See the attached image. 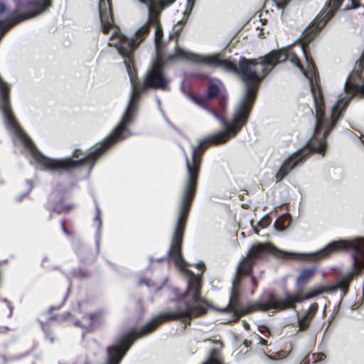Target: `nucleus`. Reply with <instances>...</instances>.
Listing matches in <instances>:
<instances>
[{
    "mask_svg": "<svg viewBox=\"0 0 364 364\" xmlns=\"http://www.w3.org/2000/svg\"><path fill=\"white\" fill-rule=\"evenodd\" d=\"M300 49L306 62V72L302 68L296 55L291 50L272 51L267 54V60L262 63L264 65H269L272 70L276 65L289 60L308 78L314 102V112L311 111L316 122L314 136L307 141L306 147L295 151L284 161L275 175L277 183L282 181L295 167L300 165L308 157L309 153L314 152L323 156L326 146V137L342 117L348 102L355 95L364 97V83L359 84V81H361V74L356 70L346 79L344 83L345 94L340 95L331 108V119L328 120L324 114L325 104L323 95L320 87L316 84L317 73L315 66L309 59L304 45Z\"/></svg>",
    "mask_w": 364,
    "mask_h": 364,
    "instance_id": "f257e3e1",
    "label": "nucleus"
},
{
    "mask_svg": "<svg viewBox=\"0 0 364 364\" xmlns=\"http://www.w3.org/2000/svg\"><path fill=\"white\" fill-rule=\"evenodd\" d=\"M176 60H169L168 55L161 56V58L156 56L150 68L147 70L143 82L141 85H136L134 78L132 81L129 77L132 85V90L120 122L113 131L102 141L99 146L80 160H73L69 157L53 159L43 155L37 149L32 141L21 129L16 122V136L27 149V157L29 163L38 169L52 173H60L82 166H89L90 171L97 159L106 150L114 144L132 135V133L128 129V126L134 121V116L137 110V105L141 92L148 88L164 91H169L171 90L169 86L170 79L164 72L163 68L166 64L172 63ZM130 68L132 77H134L133 73L134 72V68L132 65V58H131Z\"/></svg>",
    "mask_w": 364,
    "mask_h": 364,
    "instance_id": "f03ea898",
    "label": "nucleus"
},
{
    "mask_svg": "<svg viewBox=\"0 0 364 364\" xmlns=\"http://www.w3.org/2000/svg\"><path fill=\"white\" fill-rule=\"evenodd\" d=\"M267 60V55L259 60L240 56L237 65L230 60L228 72L236 75L244 82V92L235 107L231 121L220 119L224 129L209 135L200 141L196 146H193L191 160H189L185 154L187 177L183 185L179 213H188L196 191L200 157L203 154V151H200V149L203 146L204 149H206L211 144L217 145L227 141L235 136L247 122L256 97L257 87L263 77L272 70L269 65L262 64Z\"/></svg>",
    "mask_w": 364,
    "mask_h": 364,
    "instance_id": "7ed1b4c3",
    "label": "nucleus"
},
{
    "mask_svg": "<svg viewBox=\"0 0 364 364\" xmlns=\"http://www.w3.org/2000/svg\"><path fill=\"white\" fill-rule=\"evenodd\" d=\"M185 309L177 308L173 311H166L151 318L139 332H129L119 337L113 345L107 348V358L104 364H119L122 358L134 342L133 336L138 337L155 330L161 323L170 320L180 319L183 321L191 320L194 316L203 314L206 309V304L203 299H191L184 302ZM203 364H223L215 350Z\"/></svg>",
    "mask_w": 364,
    "mask_h": 364,
    "instance_id": "20e7f679",
    "label": "nucleus"
},
{
    "mask_svg": "<svg viewBox=\"0 0 364 364\" xmlns=\"http://www.w3.org/2000/svg\"><path fill=\"white\" fill-rule=\"evenodd\" d=\"M141 4H144L148 9L147 21L138 28L131 37L118 33H112L108 45L114 47L123 58L124 64L131 80L133 77L131 73L130 63L133 58L134 49L142 43L149 33L151 26H155L154 42L156 55L159 58L165 56L163 48L166 41H163V31L159 24V14L161 10L171 5L176 0H159L156 2L154 0H138Z\"/></svg>",
    "mask_w": 364,
    "mask_h": 364,
    "instance_id": "39448f33",
    "label": "nucleus"
},
{
    "mask_svg": "<svg viewBox=\"0 0 364 364\" xmlns=\"http://www.w3.org/2000/svg\"><path fill=\"white\" fill-rule=\"evenodd\" d=\"M353 249L355 255L353 256V269L347 272L335 285H332L334 292L340 289L346 295L348 290V285L353 280L355 274H359L364 269V238L356 237L351 240H335L327 244L321 250L305 254L311 260H318L328 257L332 254L338 253L348 249Z\"/></svg>",
    "mask_w": 364,
    "mask_h": 364,
    "instance_id": "423d86ee",
    "label": "nucleus"
},
{
    "mask_svg": "<svg viewBox=\"0 0 364 364\" xmlns=\"http://www.w3.org/2000/svg\"><path fill=\"white\" fill-rule=\"evenodd\" d=\"M264 251L271 252L278 258H287L294 255L290 252L279 250L269 243L262 244L258 242L252 245L248 251L247 256L244 257L237 266L235 274L232 281L229 301L227 306L224 308L223 311H230L240 316L247 314L243 313V311L247 309V305L244 308H241L238 305L239 291L237 288L240 283V279L242 276L247 275L251 273L253 260L258 258Z\"/></svg>",
    "mask_w": 364,
    "mask_h": 364,
    "instance_id": "0eeeda50",
    "label": "nucleus"
},
{
    "mask_svg": "<svg viewBox=\"0 0 364 364\" xmlns=\"http://www.w3.org/2000/svg\"><path fill=\"white\" fill-rule=\"evenodd\" d=\"M334 290L332 285L317 286L302 296L301 293L290 294L287 291L284 293V298L279 299L274 295H270L265 301H255L247 304V309L243 313H251L256 311H266L273 310L280 311L288 309H293L295 304L301 302L304 300L309 299L323 293H332Z\"/></svg>",
    "mask_w": 364,
    "mask_h": 364,
    "instance_id": "6e6552de",
    "label": "nucleus"
},
{
    "mask_svg": "<svg viewBox=\"0 0 364 364\" xmlns=\"http://www.w3.org/2000/svg\"><path fill=\"white\" fill-rule=\"evenodd\" d=\"M350 4L345 7V10L354 9L358 7V0H348ZM343 0H328L326 2L322 11L303 31L301 36L303 43H309L326 25V23L334 16L335 12L340 8Z\"/></svg>",
    "mask_w": 364,
    "mask_h": 364,
    "instance_id": "1a4fd4ad",
    "label": "nucleus"
},
{
    "mask_svg": "<svg viewBox=\"0 0 364 364\" xmlns=\"http://www.w3.org/2000/svg\"><path fill=\"white\" fill-rule=\"evenodd\" d=\"M169 60L181 59L189 61L196 65H203L212 68H220L228 72L229 60H223L218 53L211 55H200L188 53L180 48L176 47L173 53L168 55Z\"/></svg>",
    "mask_w": 364,
    "mask_h": 364,
    "instance_id": "9d476101",
    "label": "nucleus"
},
{
    "mask_svg": "<svg viewBox=\"0 0 364 364\" xmlns=\"http://www.w3.org/2000/svg\"><path fill=\"white\" fill-rule=\"evenodd\" d=\"M98 10L101 29L103 33H106L113 24V18L109 2L105 0H100Z\"/></svg>",
    "mask_w": 364,
    "mask_h": 364,
    "instance_id": "9b49d317",
    "label": "nucleus"
},
{
    "mask_svg": "<svg viewBox=\"0 0 364 364\" xmlns=\"http://www.w3.org/2000/svg\"><path fill=\"white\" fill-rule=\"evenodd\" d=\"M50 6V4L49 3V0H43L41 3L31 4V14L26 16L24 18H30L40 15L46 11Z\"/></svg>",
    "mask_w": 364,
    "mask_h": 364,
    "instance_id": "f8f14e48",
    "label": "nucleus"
},
{
    "mask_svg": "<svg viewBox=\"0 0 364 364\" xmlns=\"http://www.w3.org/2000/svg\"><path fill=\"white\" fill-rule=\"evenodd\" d=\"M6 10V7L3 4L0 3V15L3 14ZM14 23L10 22L8 20H0V32L6 33L10 28L13 26Z\"/></svg>",
    "mask_w": 364,
    "mask_h": 364,
    "instance_id": "ddd939ff",
    "label": "nucleus"
},
{
    "mask_svg": "<svg viewBox=\"0 0 364 364\" xmlns=\"http://www.w3.org/2000/svg\"><path fill=\"white\" fill-rule=\"evenodd\" d=\"M315 273V269L313 268L304 269L299 275L297 278L298 282H306L311 279Z\"/></svg>",
    "mask_w": 364,
    "mask_h": 364,
    "instance_id": "4468645a",
    "label": "nucleus"
},
{
    "mask_svg": "<svg viewBox=\"0 0 364 364\" xmlns=\"http://www.w3.org/2000/svg\"><path fill=\"white\" fill-rule=\"evenodd\" d=\"M286 219V216L282 215L277 218L274 223V227L275 230L278 232H283L286 229V226L284 225V220Z\"/></svg>",
    "mask_w": 364,
    "mask_h": 364,
    "instance_id": "2eb2a0df",
    "label": "nucleus"
},
{
    "mask_svg": "<svg viewBox=\"0 0 364 364\" xmlns=\"http://www.w3.org/2000/svg\"><path fill=\"white\" fill-rule=\"evenodd\" d=\"M219 92V87L215 84L210 85L207 91V94L205 95L206 98L210 100L215 97Z\"/></svg>",
    "mask_w": 364,
    "mask_h": 364,
    "instance_id": "dca6fc26",
    "label": "nucleus"
},
{
    "mask_svg": "<svg viewBox=\"0 0 364 364\" xmlns=\"http://www.w3.org/2000/svg\"><path fill=\"white\" fill-rule=\"evenodd\" d=\"M191 99L193 102H194L198 106L205 109L206 108V102L208 100V99L206 98V96H205L203 98H197L194 96L191 95Z\"/></svg>",
    "mask_w": 364,
    "mask_h": 364,
    "instance_id": "f3484780",
    "label": "nucleus"
},
{
    "mask_svg": "<svg viewBox=\"0 0 364 364\" xmlns=\"http://www.w3.org/2000/svg\"><path fill=\"white\" fill-rule=\"evenodd\" d=\"M298 325H299V331H303L309 327L311 323V320H309V318H304L302 317H298L297 319Z\"/></svg>",
    "mask_w": 364,
    "mask_h": 364,
    "instance_id": "a211bd4d",
    "label": "nucleus"
},
{
    "mask_svg": "<svg viewBox=\"0 0 364 364\" xmlns=\"http://www.w3.org/2000/svg\"><path fill=\"white\" fill-rule=\"evenodd\" d=\"M26 185H27V187H28L27 192H26V193H23V194L19 195V196L17 197V198H16V200H17L18 201H20V200H21L23 197H25L26 196H27V195H28V193L32 191L33 187L32 182H31V181H26Z\"/></svg>",
    "mask_w": 364,
    "mask_h": 364,
    "instance_id": "6ab92c4d",
    "label": "nucleus"
},
{
    "mask_svg": "<svg viewBox=\"0 0 364 364\" xmlns=\"http://www.w3.org/2000/svg\"><path fill=\"white\" fill-rule=\"evenodd\" d=\"M258 223L262 228L267 227L269 225L268 217L262 218Z\"/></svg>",
    "mask_w": 364,
    "mask_h": 364,
    "instance_id": "aec40b11",
    "label": "nucleus"
},
{
    "mask_svg": "<svg viewBox=\"0 0 364 364\" xmlns=\"http://www.w3.org/2000/svg\"><path fill=\"white\" fill-rule=\"evenodd\" d=\"M94 221L97 222V234L100 235V230L102 225V220L100 218V215H96L95 217L94 218Z\"/></svg>",
    "mask_w": 364,
    "mask_h": 364,
    "instance_id": "412c9836",
    "label": "nucleus"
},
{
    "mask_svg": "<svg viewBox=\"0 0 364 364\" xmlns=\"http://www.w3.org/2000/svg\"><path fill=\"white\" fill-rule=\"evenodd\" d=\"M273 5L278 9L284 10L286 6L283 4L281 0H273Z\"/></svg>",
    "mask_w": 364,
    "mask_h": 364,
    "instance_id": "4be33fe9",
    "label": "nucleus"
},
{
    "mask_svg": "<svg viewBox=\"0 0 364 364\" xmlns=\"http://www.w3.org/2000/svg\"><path fill=\"white\" fill-rule=\"evenodd\" d=\"M317 309H318V304L315 303V304L310 305V306L306 310V311L311 313L314 316V314H316Z\"/></svg>",
    "mask_w": 364,
    "mask_h": 364,
    "instance_id": "5701e85b",
    "label": "nucleus"
},
{
    "mask_svg": "<svg viewBox=\"0 0 364 364\" xmlns=\"http://www.w3.org/2000/svg\"><path fill=\"white\" fill-rule=\"evenodd\" d=\"M195 0H187V7L186 10L185 11V13L188 12V14L191 13L193 6H194Z\"/></svg>",
    "mask_w": 364,
    "mask_h": 364,
    "instance_id": "b1692460",
    "label": "nucleus"
},
{
    "mask_svg": "<svg viewBox=\"0 0 364 364\" xmlns=\"http://www.w3.org/2000/svg\"><path fill=\"white\" fill-rule=\"evenodd\" d=\"M196 267L200 270L202 272H204L205 269V265L203 262L199 261L196 264Z\"/></svg>",
    "mask_w": 364,
    "mask_h": 364,
    "instance_id": "393cba45",
    "label": "nucleus"
},
{
    "mask_svg": "<svg viewBox=\"0 0 364 364\" xmlns=\"http://www.w3.org/2000/svg\"><path fill=\"white\" fill-rule=\"evenodd\" d=\"M96 316V314H88L84 316L85 319H88L90 324H91V321H92L93 318Z\"/></svg>",
    "mask_w": 364,
    "mask_h": 364,
    "instance_id": "a878e982",
    "label": "nucleus"
},
{
    "mask_svg": "<svg viewBox=\"0 0 364 364\" xmlns=\"http://www.w3.org/2000/svg\"><path fill=\"white\" fill-rule=\"evenodd\" d=\"M304 318H309V320H311L312 319V318L314 317V316L309 313V312H307L306 311H305V313L301 316Z\"/></svg>",
    "mask_w": 364,
    "mask_h": 364,
    "instance_id": "bb28decb",
    "label": "nucleus"
},
{
    "mask_svg": "<svg viewBox=\"0 0 364 364\" xmlns=\"http://www.w3.org/2000/svg\"><path fill=\"white\" fill-rule=\"evenodd\" d=\"M65 220H61V228H62V230L63 231V232H64L65 235H70V232H69L67 230V229L65 228Z\"/></svg>",
    "mask_w": 364,
    "mask_h": 364,
    "instance_id": "cd10ccee",
    "label": "nucleus"
},
{
    "mask_svg": "<svg viewBox=\"0 0 364 364\" xmlns=\"http://www.w3.org/2000/svg\"><path fill=\"white\" fill-rule=\"evenodd\" d=\"M82 151L80 149H75L73 151V156L77 157L82 154Z\"/></svg>",
    "mask_w": 364,
    "mask_h": 364,
    "instance_id": "c85d7f7f",
    "label": "nucleus"
},
{
    "mask_svg": "<svg viewBox=\"0 0 364 364\" xmlns=\"http://www.w3.org/2000/svg\"><path fill=\"white\" fill-rule=\"evenodd\" d=\"M69 316H70V313L69 312H65V313H63L62 314L61 318L64 321V320L68 319Z\"/></svg>",
    "mask_w": 364,
    "mask_h": 364,
    "instance_id": "c756f323",
    "label": "nucleus"
},
{
    "mask_svg": "<svg viewBox=\"0 0 364 364\" xmlns=\"http://www.w3.org/2000/svg\"><path fill=\"white\" fill-rule=\"evenodd\" d=\"M364 60V57H362L357 63L356 64H358V69H361V66H362V63H363V61Z\"/></svg>",
    "mask_w": 364,
    "mask_h": 364,
    "instance_id": "7c9ffc66",
    "label": "nucleus"
},
{
    "mask_svg": "<svg viewBox=\"0 0 364 364\" xmlns=\"http://www.w3.org/2000/svg\"><path fill=\"white\" fill-rule=\"evenodd\" d=\"M96 215H101V210L97 203H95Z\"/></svg>",
    "mask_w": 364,
    "mask_h": 364,
    "instance_id": "2f4dec72",
    "label": "nucleus"
},
{
    "mask_svg": "<svg viewBox=\"0 0 364 364\" xmlns=\"http://www.w3.org/2000/svg\"><path fill=\"white\" fill-rule=\"evenodd\" d=\"M282 2L283 3V4L287 7V6L289 4V3L291 1V0H281Z\"/></svg>",
    "mask_w": 364,
    "mask_h": 364,
    "instance_id": "473e14b6",
    "label": "nucleus"
},
{
    "mask_svg": "<svg viewBox=\"0 0 364 364\" xmlns=\"http://www.w3.org/2000/svg\"><path fill=\"white\" fill-rule=\"evenodd\" d=\"M259 343L262 344V345H265L266 344V341L262 338H259Z\"/></svg>",
    "mask_w": 364,
    "mask_h": 364,
    "instance_id": "72a5a7b5",
    "label": "nucleus"
},
{
    "mask_svg": "<svg viewBox=\"0 0 364 364\" xmlns=\"http://www.w3.org/2000/svg\"><path fill=\"white\" fill-rule=\"evenodd\" d=\"M181 29V25H178V28H177L175 31L176 33H178Z\"/></svg>",
    "mask_w": 364,
    "mask_h": 364,
    "instance_id": "f704fd0d",
    "label": "nucleus"
},
{
    "mask_svg": "<svg viewBox=\"0 0 364 364\" xmlns=\"http://www.w3.org/2000/svg\"><path fill=\"white\" fill-rule=\"evenodd\" d=\"M9 312L8 316H11L12 314V308L10 306H9Z\"/></svg>",
    "mask_w": 364,
    "mask_h": 364,
    "instance_id": "c9c22d12",
    "label": "nucleus"
},
{
    "mask_svg": "<svg viewBox=\"0 0 364 364\" xmlns=\"http://www.w3.org/2000/svg\"><path fill=\"white\" fill-rule=\"evenodd\" d=\"M250 343V341H245L243 342V344H244L246 347H248Z\"/></svg>",
    "mask_w": 364,
    "mask_h": 364,
    "instance_id": "e433bc0d",
    "label": "nucleus"
},
{
    "mask_svg": "<svg viewBox=\"0 0 364 364\" xmlns=\"http://www.w3.org/2000/svg\"><path fill=\"white\" fill-rule=\"evenodd\" d=\"M244 326H245V328L246 329H247V328H249V324H248V323H245Z\"/></svg>",
    "mask_w": 364,
    "mask_h": 364,
    "instance_id": "4c0bfd02",
    "label": "nucleus"
},
{
    "mask_svg": "<svg viewBox=\"0 0 364 364\" xmlns=\"http://www.w3.org/2000/svg\"><path fill=\"white\" fill-rule=\"evenodd\" d=\"M48 338L50 340V343H53L54 339H53V337H50V338H48Z\"/></svg>",
    "mask_w": 364,
    "mask_h": 364,
    "instance_id": "58836bf2",
    "label": "nucleus"
},
{
    "mask_svg": "<svg viewBox=\"0 0 364 364\" xmlns=\"http://www.w3.org/2000/svg\"><path fill=\"white\" fill-rule=\"evenodd\" d=\"M75 326H80V321H77L75 323Z\"/></svg>",
    "mask_w": 364,
    "mask_h": 364,
    "instance_id": "ea45409f",
    "label": "nucleus"
},
{
    "mask_svg": "<svg viewBox=\"0 0 364 364\" xmlns=\"http://www.w3.org/2000/svg\"><path fill=\"white\" fill-rule=\"evenodd\" d=\"M166 120L167 123H168L169 125L172 126V124H171V122H169V120H168V119H166Z\"/></svg>",
    "mask_w": 364,
    "mask_h": 364,
    "instance_id": "a19ab883",
    "label": "nucleus"
},
{
    "mask_svg": "<svg viewBox=\"0 0 364 364\" xmlns=\"http://www.w3.org/2000/svg\"><path fill=\"white\" fill-rule=\"evenodd\" d=\"M163 259H164V258H159V259H157V261H158V262H161V261H162Z\"/></svg>",
    "mask_w": 364,
    "mask_h": 364,
    "instance_id": "79ce46f5",
    "label": "nucleus"
},
{
    "mask_svg": "<svg viewBox=\"0 0 364 364\" xmlns=\"http://www.w3.org/2000/svg\"><path fill=\"white\" fill-rule=\"evenodd\" d=\"M3 301H4V302H7V299H3Z\"/></svg>",
    "mask_w": 364,
    "mask_h": 364,
    "instance_id": "37998d69",
    "label": "nucleus"
},
{
    "mask_svg": "<svg viewBox=\"0 0 364 364\" xmlns=\"http://www.w3.org/2000/svg\"><path fill=\"white\" fill-rule=\"evenodd\" d=\"M4 33H4L2 34V33H1V32H0V34H1L0 38H1V36H2Z\"/></svg>",
    "mask_w": 364,
    "mask_h": 364,
    "instance_id": "c03bdc74",
    "label": "nucleus"
},
{
    "mask_svg": "<svg viewBox=\"0 0 364 364\" xmlns=\"http://www.w3.org/2000/svg\"><path fill=\"white\" fill-rule=\"evenodd\" d=\"M213 116H214L215 117H216V118H217V114H215V113H213Z\"/></svg>",
    "mask_w": 364,
    "mask_h": 364,
    "instance_id": "a18cd8bd",
    "label": "nucleus"
},
{
    "mask_svg": "<svg viewBox=\"0 0 364 364\" xmlns=\"http://www.w3.org/2000/svg\"><path fill=\"white\" fill-rule=\"evenodd\" d=\"M171 36H172V34H171V33H170V34H169V38H171Z\"/></svg>",
    "mask_w": 364,
    "mask_h": 364,
    "instance_id": "49530a36",
    "label": "nucleus"
},
{
    "mask_svg": "<svg viewBox=\"0 0 364 364\" xmlns=\"http://www.w3.org/2000/svg\"><path fill=\"white\" fill-rule=\"evenodd\" d=\"M255 232L256 234H258V231H257V230H255Z\"/></svg>",
    "mask_w": 364,
    "mask_h": 364,
    "instance_id": "de8ad7c7",
    "label": "nucleus"
}]
</instances>
